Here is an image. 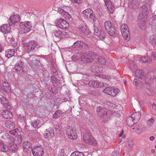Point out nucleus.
<instances>
[{
	"mask_svg": "<svg viewBox=\"0 0 156 156\" xmlns=\"http://www.w3.org/2000/svg\"><path fill=\"white\" fill-rule=\"evenodd\" d=\"M81 61L85 62L86 61L88 62H91L94 59L96 62H98L102 64L106 63V61L103 58L97 55L96 53L94 52L89 51L80 54Z\"/></svg>",
	"mask_w": 156,
	"mask_h": 156,
	"instance_id": "1",
	"label": "nucleus"
},
{
	"mask_svg": "<svg viewBox=\"0 0 156 156\" xmlns=\"http://www.w3.org/2000/svg\"><path fill=\"white\" fill-rule=\"evenodd\" d=\"M148 9L145 5H143L140 9L139 17L138 19V26L143 29L145 25V22L148 17Z\"/></svg>",
	"mask_w": 156,
	"mask_h": 156,
	"instance_id": "2",
	"label": "nucleus"
},
{
	"mask_svg": "<svg viewBox=\"0 0 156 156\" xmlns=\"http://www.w3.org/2000/svg\"><path fill=\"white\" fill-rule=\"evenodd\" d=\"M97 112L98 115L104 122H106L109 120L110 115L112 114L109 110L99 106L97 107Z\"/></svg>",
	"mask_w": 156,
	"mask_h": 156,
	"instance_id": "3",
	"label": "nucleus"
},
{
	"mask_svg": "<svg viewBox=\"0 0 156 156\" xmlns=\"http://www.w3.org/2000/svg\"><path fill=\"white\" fill-rule=\"evenodd\" d=\"M83 139L84 142L90 145H96L98 142L90 133L88 132H86L82 134Z\"/></svg>",
	"mask_w": 156,
	"mask_h": 156,
	"instance_id": "4",
	"label": "nucleus"
},
{
	"mask_svg": "<svg viewBox=\"0 0 156 156\" xmlns=\"http://www.w3.org/2000/svg\"><path fill=\"white\" fill-rule=\"evenodd\" d=\"M105 28L109 34L113 37H115L117 33L114 28L112 26V24L110 21H105L104 23Z\"/></svg>",
	"mask_w": 156,
	"mask_h": 156,
	"instance_id": "5",
	"label": "nucleus"
},
{
	"mask_svg": "<svg viewBox=\"0 0 156 156\" xmlns=\"http://www.w3.org/2000/svg\"><path fill=\"white\" fill-rule=\"evenodd\" d=\"M20 31L21 34L27 33L29 32L32 27L31 23L29 21L22 22L20 24Z\"/></svg>",
	"mask_w": 156,
	"mask_h": 156,
	"instance_id": "6",
	"label": "nucleus"
},
{
	"mask_svg": "<svg viewBox=\"0 0 156 156\" xmlns=\"http://www.w3.org/2000/svg\"><path fill=\"white\" fill-rule=\"evenodd\" d=\"M38 46L36 43L34 41H31L29 43H25L23 44V47L27 52H28L37 48Z\"/></svg>",
	"mask_w": 156,
	"mask_h": 156,
	"instance_id": "7",
	"label": "nucleus"
},
{
	"mask_svg": "<svg viewBox=\"0 0 156 156\" xmlns=\"http://www.w3.org/2000/svg\"><path fill=\"white\" fill-rule=\"evenodd\" d=\"M83 14L85 18L87 19L91 22H94L96 18L92 13V11L90 9H87L83 12Z\"/></svg>",
	"mask_w": 156,
	"mask_h": 156,
	"instance_id": "8",
	"label": "nucleus"
},
{
	"mask_svg": "<svg viewBox=\"0 0 156 156\" xmlns=\"http://www.w3.org/2000/svg\"><path fill=\"white\" fill-rule=\"evenodd\" d=\"M55 23L57 27L62 29H66L69 27V23L66 21L62 18L56 20Z\"/></svg>",
	"mask_w": 156,
	"mask_h": 156,
	"instance_id": "9",
	"label": "nucleus"
},
{
	"mask_svg": "<svg viewBox=\"0 0 156 156\" xmlns=\"http://www.w3.org/2000/svg\"><path fill=\"white\" fill-rule=\"evenodd\" d=\"M66 134L69 138L73 140L76 139L78 135L76 130L70 127L67 128Z\"/></svg>",
	"mask_w": 156,
	"mask_h": 156,
	"instance_id": "10",
	"label": "nucleus"
},
{
	"mask_svg": "<svg viewBox=\"0 0 156 156\" xmlns=\"http://www.w3.org/2000/svg\"><path fill=\"white\" fill-rule=\"evenodd\" d=\"M154 79H156V72H151L148 75L147 78L146 79V84L145 85V87L147 89H149L150 87V83L148 81L151 82L152 80Z\"/></svg>",
	"mask_w": 156,
	"mask_h": 156,
	"instance_id": "11",
	"label": "nucleus"
},
{
	"mask_svg": "<svg viewBox=\"0 0 156 156\" xmlns=\"http://www.w3.org/2000/svg\"><path fill=\"white\" fill-rule=\"evenodd\" d=\"M44 149L41 146H36L32 149V153L34 156H41L44 154Z\"/></svg>",
	"mask_w": 156,
	"mask_h": 156,
	"instance_id": "12",
	"label": "nucleus"
},
{
	"mask_svg": "<svg viewBox=\"0 0 156 156\" xmlns=\"http://www.w3.org/2000/svg\"><path fill=\"white\" fill-rule=\"evenodd\" d=\"M20 20V16L19 15H14L10 16L8 20V22L9 25H12L16 23L19 22Z\"/></svg>",
	"mask_w": 156,
	"mask_h": 156,
	"instance_id": "13",
	"label": "nucleus"
},
{
	"mask_svg": "<svg viewBox=\"0 0 156 156\" xmlns=\"http://www.w3.org/2000/svg\"><path fill=\"white\" fill-rule=\"evenodd\" d=\"M72 47L77 49H87L88 47L87 44L80 41H77L74 42L72 45Z\"/></svg>",
	"mask_w": 156,
	"mask_h": 156,
	"instance_id": "14",
	"label": "nucleus"
},
{
	"mask_svg": "<svg viewBox=\"0 0 156 156\" xmlns=\"http://www.w3.org/2000/svg\"><path fill=\"white\" fill-rule=\"evenodd\" d=\"M101 30V28H96L94 29V33L102 41H104L105 39H107V37H105L104 33L102 32Z\"/></svg>",
	"mask_w": 156,
	"mask_h": 156,
	"instance_id": "15",
	"label": "nucleus"
},
{
	"mask_svg": "<svg viewBox=\"0 0 156 156\" xmlns=\"http://www.w3.org/2000/svg\"><path fill=\"white\" fill-rule=\"evenodd\" d=\"M109 12L113 13L115 10V6L113 3L110 0H104Z\"/></svg>",
	"mask_w": 156,
	"mask_h": 156,
	"instance_id": "16",
	"label": "nucleus"
},
{
	"mask_svg": "<svg viewBox=\"0 0 156 156\" xmlns=\"http://www.w3.org/2000/svg\"><path fill=\"white\" fill-rule=\"evenodd\" d=\"M44 136L45 138H51L54 136V132L52 128L46 129L44 134Z\"/></svg>",
	"mask_w": 156,
	"mask_h": 156,
	"instance_id": "17",
	"label": "nucleus"
},
{
	"mask_svg": "<svg viewBox=\"0 0 156 156\" xmlns=\"http://www.w3.org/2000/svg\"><path fill=\"white\" fill-rule=\"evenodd\" d=\"M79 29L80 32L85 34H88L90 33V30L85 23L80 25L79 27Z\"/></svg>",
	"mask_w": 156,
	"mask_h": 156,
	"instance_id": "18",
	"label": "nucleus"
},
{
	"mask_svg": "<svg viewBox=\"0 0 156 156\" xmlns=\"http://www.w3.org/2000/svg\"><path fill=\"white\" fill-rule=\"evenodd\" d=\"M23 147L24 150L26 152L30 151V149L32 150V144L30 142L28 141H25L23 144Z\"/></svg>",
	"mask_w": 156,
	"mask_h": 156,
	"instance_id": "19",
	"label": "nucleus"
},
{
	"mask_svg": "<svg viewBox=\"0 0 156 156\" xmlns=\"http://www.w3.org/2000/svg\"><path fill=\"white\" fill-rule=\"evenodd\" d=\"M10 26L7 24L3 25L0 27V31L5 34H7L10 30Z\"/></svg>",
	"mask_w": 156,
	"mask_h": 156,
	"instance_id": "20",
	"label": "nucleus"
},
{
	"mask_svg": "<svg viewBox=\"0 0 156 156\" xmlns=\"http://www.w3.org/2000/svg\"><path fill=\"white\" fill-rule=\"evenodd\" d=\"M43 124V122L41 120L37 119L32 121L31 126L35 129H37L40 127Z\"/></svg>",
	"mask_w": 156,
	"mask_h": 156,
	"instance_id": "21",
	"label": "nucleus"
},
{
	"mask_svg": "<svg viewBox=\"0 0 156 156\" xmlns=\"http://www.w3.org/2000/svg\"><path fill=\"white\" fill-rule=\"evenodd\" d=\"M2 115L4 118L7 119L12 118L13 117L12 113L8 110H3L2 113Z\"/></svg>",
	"mask_w": 156,
	"mask_h": 156,
	"instance_id": "22",
	"label": "nucleus"
},
{
	"mask_svg": "<svg viewBox=\"0 0 156 156\" xmlns=\"http://www.w3.org/2000/svg\"><path fill=\"white\" fill-rule=\"evenodd\" d=\"M15 52V50L12 49H8L5 51V56L8 58H9L14 56Z\"/></svg>",
	"mask_w": 156,
	"mask_h": 156,
	"instance_id": "23",
	"label": "nucleus"
},
{
	"mask_svg": "<svg viewBox=\"0 0 156 156\" xmlns=\"http://www.w3.org/2000/svg\"><path fill=\"white\" fill-rule=\"evenodd\" d=\"M141 117V115L139 112H137L131 115V117L133 119V120L135 121L136 123L138 120L140 119Z\"/></svg>",
	"mask_w": 156,
	"mask_h": 156,
	"instance_id": "24",
	"label": "nucleus"
},
{
	"mask_svg": "<svg viewBox=\"0 0 156 156\" xmlns=\"http://www.w3.org/2000/svg\"><path fill=\"white\" fill-rule=\"evenodd\" d=\"M23 68V65L21 61L18 62L14 66V69L16 71H20L22 70Z\"/></svg>",
	"mask_w": 156,
	"mask_h": 156,
	"instance_id": "25",
	"label": "nucleus"
},
{
	"mask_svg": "<svg viewBox=\"0 0 156 156\" xmlns=\"http://www.w3.org/2000/svg\"><path fill=\"white\" fill-rule=\"evenodd\" d=\"M128 6L130 8L133 9L136 8L138 6V3L137 2L134 1V0H128Z\"/></svg>",
	"mask_w": 156,
	"mask_h": 156,
	"instance_id": "26",
	"label": "nucleus"
},
{
	"mask_svg": "<svg viewBox=\"0 0 156 156\" xmlns=\"http://www.w3.org/2000/svg\"><path fill=\"white\" fill-rule=\"evenodd\" d=\"M122 36L124 39L127 41H128L130 39V33L129 30H126L125 31L121 32Z\"/></svg>",
	"mask_w": 156,
	"mask_h": 156,
	"instance_id": "27",
	"label": "nucleus"
},
{
	"mask_svg": "<svg viewBox=\"0 0 156 156\" xmlns=\"http://www.w3.org/2000/svg\"><path fill=\"white\" fill-rule=\"evenodd\" d=\"M9 148L2 141H0V150L3 152H6Z\"/></svg>",
	"mask_w": 156,
	"mask_h": 156,
	"instance_id": "28",
	"label": "nucleus"
},
{
	"mask_svg": "<svg viewBox=\"0 0 156 156\" xmlns=\"http://www.w3.org/2000/svg\"><path fill=\"white\" fill-rule=\"evenodd\" d=\"M5 126L8 128L12 129L15 128V124L11 121H7L5 122Z\"/></svg>",
	"mask_w": 156,
	"mask_h": 156,
	"instance_id": "29",
	"label": "nucleus"
},
{
	"mask_svg": "<svg viewBox=\"0 0 156 156\" xmlns=\"http://www.w3.org/2000/svg\"><path fill=\"white\" fill-rule=\"evenodd\" d=\"M2 86L5 92L8 93H10L11 92V89L9 87V84L6 81H4L3 82Z\"/></svg>",
	"mask_w": 156,
	"mask_h": 156,
	"instance_id": "30",
	"label": "nucleus"
},
{
	"mask_svg": "<svg viewBox=\"0 0 156 156\" xmlns=\"http://www.w3.org/2000/svg\"><path fill=\"white\" fill-rule=\"evenodd\" d=\"M110 95L115 96L119 92V90L117 88H114L112 87Z\"/></svg>",
	"mask_w": 156,
	"mask_h": 156,
	"instance_id": "31",
	"label": "nucleus"
},
{
	"mask_svg": "<svg viewBox=\"0 0 156 156\" xmlns=\"http://www.w3.org/2000/svg\"><path fill=\"white\" fill-rule=\"evenodd\" d=\"M58 11L59 13L61 14L63 16H66L68 17L69 16V14L68 12H66L61 9H58Z\"/></svg>",
	"mask_w": 156,
	"mask_h": 156,
	"instance_id": "32",
	"label": "nucleus"
},
{
	"mask_svg": "<svg viewBox=\"0 0 156 156\" xmlns=\"http://www.w3.org/2000/svg\"><path fill=\"white\" fill-rule=\"evenodd\" d=\"M127 123L128 125L129 126H133L134 123H136L135 121L133 120V119L131 117H129L127 119Z\"/></svg>",
	"mask_w": 156,
	"mask_h": 156,
	"instance_id": "33",
	"label": "nucleus"
},
{
	"mask_svg": "<svg viewBox=\"0 0 156 156\" xmlns=\"http://www.w3.org/2000/svg\"><path fill=\"white\" fill-rule=\"evenodd\" d=\"M9 149L10 151L13 152L17 151L18 149V146L16 144H12L10 146H9Z\"/></svg>",
	"mask_w": 156,
	"mask_h": 156,
	"instance_id": "34",
	"label": "nucleus"
},
{
	"mask_svg": "<svg viewBox=\"0 0 156 156\" xmlns=\"http://www.w3.org/2000/svg\"><path fill=\"white\" fill-rule=\"evenodd\" d=\"M134 66V68L133 69V68H132V67H131V69L134 72H135V74L136 76H140L141 73V71L138 70L137 69L136 70L137 68V66L136 65Z\"/></svg>",
	"mask_w": 156,
	"mask_h": 156,
	"instance_id": "35",
	"label": "nucleus"
},
{
	"mask_svg": "<svg viewBox=\"0 0 156 156\" xmlns=\"http://www.w3.org/2000/svg\"><path fill=\"white\" fill-rule=\"evenodd\" d=\"M141 60L143 62H147L151 63L152 61L151 59L148 57H141Z\"/></svg>",
	"mask_w": 156,
	"mask_h": 156,
	"instance_id": "36",
	"label": "nucleus"
},
{
	"mask_svg": "<svg viewBox=\"0 0 156 156\" xmlns=\"http://www.w3.org/2000/svg\"><path fill=\"white\" fill-rule=\"evenodd\" d=\"M88 85L90 87H96L98 86L97 85V81H90L88 83Z\"/></svg>",
	"mask_w": 156,
	"mask_h": 156,
	"instance_id": "37",
	"label": "nucleus"
},
{
	"mask_svg": "<svg viewBox=\"0 0 156 156\" xmlns=\"http://www.w3.org/2000/svg\"><path fill=\"white\" fill-rule=\"evenodd\" d=\"M62 112L60 110L56 111L53 115L54 118H57L60 116L62 114Z\"/></svg>",
	"mask_w": 156,
	"mask_h": 156,
	"instance_id": "38",
	"label": "nucleus"
},
{
	"mask_svg": "<svg viewBox=\"0 0 156 156\" xmlns=\"http://www.w3.org/2000/svg\"><path fill=\"white\" fill-rule=\"evenodd\" d=\"M71 156H84V154L79 152H74L71 154Z\"/></svg>",
	"mask_w": 156,
	"mask_h": 156,
	"instance_id": "39",
	"label": "nucleus"
},
{
	"mask_svg": "<svg viewBox=\"0 0 156 156\" xmlns=\"http://www.w3.org/2000/svg\"><path fill=\"white\" fill-rule=\"evenodd\" d=\"M121 32L125 31L126 30H129L127 25L126 24H122L121 27Z\"/></svg>",
	"mask_w": 156,
	"mask_h": 156,
	"instance_id": "40",
	"label": "nucleus"
},
{
	"mask_svg": "<svg viewBox=\"0 0 156 156\" xmlns=\"http://www.w3.org/2000/svg\"><path fill=\"white\" fill-rule=\"evenodd\" d=\"M29 60L30 61V62H29V63H30V65H32L36 61V59L34 58V56L33 55L30 56L29 58Z\"/></svg>",
	"mask_w": 156,
	"mask_h": 156,
	"instance_id": "41",
	"label": "nucleus"
},
{
	"mask_svg": "<svg viewBox=\"0 0 156 156\" xmlns=\"http://www.w3.org/2000/svg\"><path fill=\"white\" fill-rule=\"evenodd\" d=\"M7 143L9 144H13V143L14 142L15 139V138L9 136L8 140H7Z\"/></svg>",
	"mask_w": 156,
	"mask_h": 156,
	"instance_id": "42",
	"label": "nucleus"
},
{
	"mask_svg": "<svg viewBox=\"0 0 156 156\" xmlns=\"http://www.w3.org/2000/svg\"><path fill=\"white\" fill-rule=\"evenodd\" d=\"M0 101L1 102L2 104L4 105L5 107L7 106H6L5 105V104L7 103V99L5 98L4 97H0Z\"/></svg>",
	"mask_w": 156,
	"mask_h": 156,
	"instance_id": "43",
	"label": "nucleus"
},
{
	"mask_svg": "<svg viewBox=\"0 0 156 156\" xmlns=\"http://www.w3.org/2000/svg\"><path fill=\"white\" fill-rule=\"evenodd\" d=\"M19 132V130L18 129H13L12 130H10L9 131V133L15 136Z\"/></svg>",
	"mask_w": 156,
	"mask_h": 156,
	"instance_id": "44",
	"label": "nucleus"
},
{
	"mask_svg": "<svg viewBox=\"0 0 156 156\" xmlns=\"http://www.w3.org/2000/svg\"><path fill=\"white\" fill-rule=\"evenodd\" d=\"M112 87H110L105 88L103 91L104 93H106L109 95H110V93L111 91Z\"/></svg>",
	"mask_w": 156,
	"mask_h": 156,
	"instance_id": "45",
	"label": "nucleus"
},
{
	"mask_svg": "<svg viewBox=\"0 0 156 156\" xmlns=\"http://www.w3.org/2000/svg\"><path fill=\"white\" fill-rule=\"evenodd\" d=\"M149 42L152 44L156 45V38L151 37L150 39Z\"/></svg>",
	"mask_w": 156,
	"mask_h": 156,
	"instance_id": "46",
	"label": "nucleus"
},
{
	"mask_svg": "<svg viewBox=\"0 0 156 156\" xmlns=\"http://www.w3.org/2000/svg\"><path fill=\"white\" fill-rule=\"evenodd\" d=\"M9 136V135L8 133H5L3 134L2 137L4 139L7 140Z\"/></svg>",
	"mask_w": 156,
	"mask_h": 156,
	"instance_id": "47",
	"label": "nucleus"
},
{
	"mask_svg": "<svg viewBox=\"0 0 156 156\" xmlns=\"http://www.w3.org/2000/svg\"><path fill=\"white\" fill-rule=\"evenodd\" d=\"M61 33V31H56L55 32V35L56 37L60 38Z\"/></svg>",
	"mask_w": 156,
	"mask_h": 156,
	"instance_id": "48",
	"label": "nucleus"
},
{
	"mask_svg": "<svg viewBox=\"0 0 156 156\" xmlns=\"http://www.w3.org/2000/svg\"><path fill=\"white\" fill-rule=\"evenodd\" d=\"M97 86L96 87H101L104 85V84L102 82H99L97 81Z\"/></svg>",
	"mask_w": 156,
	"mask_h": 156,
	"instance_id": "49",
	"label": "nucleus"
},
{
	"mask_svg": "<svg viewBox=\"0 0 156 156\" xmlns=\"http://www.w3.org/2000/svg\"><path fill=\"white\" fill-rule=\"evenodd\" d=\"M63 38H67L70 37V36L69 33L65 32V34L64 33Z\"/></svg>",
	"mask_w": 156,
	"mask_h": 156,
	"instance_id": "50",
	"label": "nucleus"
},
{
	"mask_svg": "<svg viewBox=\"0 0 156 156\" xmlns=\"http://www.w3.org/2000/svg\"><path fill=\"white\" fill-rule=\"evenodd\" d=\"M101 78L104 79H106L109 80L110 78V77H108V76H107L105 75H104L102 74V75L101 76Z\"/></svg>",
	"mask_w": 156,
	"mask_h": 156,
	"instance_id": "51",
	"label": "nucleus"
},
{
	"mask_svg": "<svg viewBox=\"0 0 156 156\" xmlns=\"http://www.w3.org/2000/svg\"><path fill=\"white\" fill-rule=\"evenodd\" d=\"M154 120L152 118H151L147 121V123L149 125L151 126L153 123Z\"/></svg>",
	"mask_w": 156,
	"mask_h": 156,
	"instance_id": "52",
	"label": "nucleus"
},
{
	"mask_svg": "<svg viewBox=\"0 0 156 156\" xmlns=\"http://www.w3.org/2000/svg\"><path fill=\"white\" fill-rule=\"evenodd\" d=\"M140 82L139 80H138L135 79L133 81V83L135 85H137Z\"/></svg>",
	"mask_w": 156,
	"mask_h": 156,
	"instance_id": "53",
	"label": "nucleus"
},
{
	"mask_svg": "<svg viewBox=\"0 0 156 156\" xmlns=\"http://www.w3.org/2000/svg\"><path fill=\"white\" fill-rule=\"evenodd\" d=\"M82 0H72L73 2H75L77 4H80V3Z\"/></svg>",
	"mask_w": 156,
	"mask_h": 156,
	"instance_id": "54",
	"label": "nucleus"
},
{
	"mask_svg": "<svg viewBox=\"0 0 156 156\" xmlns=\"http://www.w3.org/2000/svg\"><path fill=\"white\" fill-rule=\"evenodd\" d=\"M152 56L154 60H156V52H153Z\"/></svg>",
	"mask_w": 156,
	"mask_h": 156,
	"instance_id": "55",
	"label": "nucleus"
},
{
	"mask_svg": "<svg viewBox=\"0 0 156 156\" xmlns=\"http://www.w3.org/2000/svg\"><path fill=\"white\" fill-rule=\"evenodd\" d=\"M64 33L65 34V32L64 31H61V35L60 37V38H63V36Z\"/></svg>",
	"mask_w": 156,
	"mask_h": 156,
	"instance_id": "56",
	"label": "nucleus"
},
{
	"mask_svg": "<svg viewBox=\"0 0 156 156\" xmlns=\"http://www.w3.org/2000/svg\"><path fill=\"white\" fill-rule=\"evenodd\" d=\"M155 138L154 136H150L149 138V140L151 141H153L154 140Z\"/></svg>",
	"mask_w": 156,
	"mask_h": 156,
	"instance_id": "57",
	"label": "nucleus"
},
{
	"mask_svg": "<svg viewBox=\"0 0 156 156\" xmlns=\"http://www.w3.org/2000/svg\"><path fill=\"white\" fill-rule=\"evenodd\" d=\"M3 48V46L2 44L0 43V52H2Z\"/></svg>",
	"mask_w": 156,
	"mask_h": 156,
	"instance_id": "58",
	"label": "nucleus"
},
{
	"mask_svg": "<svg viewBox=\"0 0 156 156\" xmlns=\"http://www.w3.org/2000/svg\"><path fill=\"white\" fill-rule=\"evenodd\" d=\"M4 128L2 126H0V134L4 130Z\"/></svg>",
	"mask_w": 156,
	"mask_h": 156,
	"instance_id": "59",
	"label": "nucleus"
},
{
	"mask_svg": "<svg viewBox=\"0 0 156 156\" xmlns=\"http://www.w3.org/2000/svg\"><path fill=\"white\" fill-rule=\"evenodd\" d=\"M135 131L138 133H140L141 132V130L138 128H137L136 129Z\"/></svg>",
	"mask_w": 156,
	"mask_h": 156,
	"instance_id": "60",
	"label": "nucleus"
},
{
	"mask_svg": "<svg viewBox=\"0 0 156 156\" xmlns=\"http://www.w3.org/2000/svg\"><path fill=\"white\" fill-rule=\"evenodd\" d=\"M113 155L114 156H120V155L119 153H113Z\"/></svg>",
	"mask_w": 156,
	"mask_h": 156,
	"instance_id": "61",
	"label": "nucleus"
},
{
	"mask_svg": "<svg viewBox=\"0 0 156 156\" xmlns=\"http://www.w3.org/2000/svg\"><path fill=\"white\" fill-rule=\"evenodd\" d=\"M3 62V60L2 58L0 56V63H2Z\"/></svg>",
	"mask_w": 156,
	"mask_h": 156,
	"instance_id": "62",
	"label": "nucleus"
},
{
	"mask_svg": "<svg viewBox=\"0 0 156 156\" xmlns=\"http://www.w3.org/2000/svg\"><path fill=\"white\" fill-rule=\"evenodd\" d=\"M123 134V131H122L121 133L119 134V136L121 137V136Z\"/></svg>",
	"mask_w": 156,
	"mask_h": 156,
	"instance_id": "63",
	"label": "nucleus"
},
{
	"mask_svg": "<svg viewBox=\"0 0 156 156\" xmlns=\"http://www.w3.org/2000/svg\"><path fill=\"white\" fill-rule=\"evenodd\" d=\"M128 145L129 147H132L133 146V143H132V142H131L130 144H129Z\"/></svg>",
	"mask_w": 156,
	"mask_h": 156,
	"instance_id": "64",
	"label": "nucleus"
}]
</instances>
